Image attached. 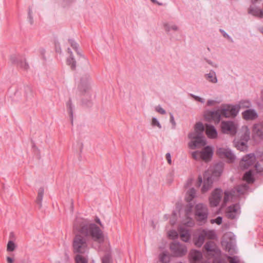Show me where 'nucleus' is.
Segmentation results:
<instances>
[{
	"instance_id": "nucleus-49",
	"label": "nucleus",
	"mask_w": 263,
	"mask_h": 263,
	"mask_svg": "<svg viewBox=\"0 0 263 263\" xmlns=\"http://www.w3.org/2000/svg\"><path fill=\"white\" fill-rule=\"evenodd\" d=\"M230 263H239V261L236 259V257L228 256L227 257Z\"/></svg>"
},
{
	"instance_id": "nucleus-41",
	"label": "nucleus",
	"mask_w": 263,
	"mask_h": 263,
	"mask_svg": "<svg viewBox=\"0 0 263 263\" xmlns=\"http://www.w3.org/2000/svg\"><path fill=\"white\" fill-rule=\"evenodd\" d=\"M261 165H263V160H260V162H257L255 164V167L258 172H262L263 171V167L260 166Z\"/></svg>"
},
{
	"instance_id": "nucleus-4",
	"label": "nucleus",
	"mask_w": 263,
	"mask_h": 263,
	"mask_svg": "<svg viewBox=\"0 0 263 263\" xmlns=\"http://www.w3.org/2000/svg\"><path fill=\"white\" fill-rule=\"evenodd\" d=\"M209 215L207 206L203 203H198L195 208V215L197 221L205 222Z\"/></svg>"
},
{
	"instance_id": "nucleus-60",
	"label": "nucleus",
	"mask_w": 263,
	"mask_h": 263,
	"mask_svg": "<svg viewBox=\"0 0 263 263\" xmlns=\"http://www.w3.org/2000/svg\"><path fill=\"white\" fill-rule=\"evenodd\" d=\"M29 18L30 23L31 24H33V17H32V15H31V18L29 17Z\"/></svg>"
},
{
	"instance_id": "nucleus-14",
	"label": "nucleus",
	"mask_w": 263,
	"mask_h": 263,
	"mask_svg": "<svg viewBox=\"0 0 263 263\" xmlns=\"http://www.w3.org/2000/svg\"><path fill=\"white\" fill-rule=\"evenodd\" d=\"M222 114L220 108L215 111H208L205 114V118L206 120L214 121L215 123H219L221 119Z\"/></svg>"
},
{
	"instance_id": "nucleus-11",
	"label": "nucleus",
	"mask_w": 263,
	"mask_h": 263,
	"mask_svg": "<svg viewBox=\"0 0 263 263\" xmlns=\"http://www.w3.org/2000/svg\"><path fill=\"white\" fill-rule=\"evenodd\" d=\"M222 191L219 189H215L209 197L210 204L211 206H217L222 198Z\"/></svg>"
},
{
	"instance_id": "nucleus-15",
	"label": "nucleus",
	"mask_w": 263,
	"mask_h": 263,
	"mask_svg": "<svg viewBox=\"0 0 263 263\" xmlns=\"http://www.w3.org/2000/svg\"><path fill=\"white\" fill-rule=\"evenodd\" d=\"M189 258L191 263H201L202 254L199 251L192 250L189 253Z\"/></svg>"
},
{
	"instance_id": "nucleus-18",
	"label": "nucleus",
	"mask_w": 263,
	"mask_h": 263,
	"mask_svg": "<svg viewBox=\"0 0 263 263\" xmlns=\"http://www.w3.org/2000/svg\"><path fill=\"white\" fill-rule=\"evenodd\" d=\"M213 154L212 148L210 146H207L200 152L201 159L206 161H209L211 159Z\"/></svg>"
},
{
	"instance_id": "nucleus-6",
	"label": "nucleus",
	"mask_w": 263,
	"mask_h": 263,
	"mask_svg": "<svg viewBox=\"0 0 263 263\" xmlns=\"http://www.w3.org/2000/svg\"><path fill=\"white\" fill-rule=\"evenodd\" d=\"M170 249L174 255L177 257H182L187 253L185 245L176 241L170 244Z\"/></svg>"
},
{
	"instance_id": "nucleus-54",
	"label": "nucleus",
	"mask_w": 263,
	"mask_h": 263,
	"mask_svg": "<svg viewBox=\"0 0 263 263\" xmlns=\"http://www.w3.org/2000/svg\"><path fill=\"white\" fill-rule=\"evenodd\" d=\"M198 181L197 183V186H200V185L202 182V177L201 176H199L198 178Z\"/></svg>"
},
{
	"instance_id": "nucleus-2",
	"label": "nucleus",
	"mask_w": 263,
	"mask_h": 263,
	"mask_svg": "<svg viewBox=\"0 0 263 263\" xmlns=\"http://www.w3.org/2000/svg\"><path fill=\"white\" fill-rule=\"evenodd\" d=\"M68 41L72 48L76 50L77 54L80 56L79 61L82 70L85 72L86 71L90 69V64L88 60L79 51L78 44L72 39H69Z\"/></svg>"
},
{
	"instance_id": "nucleus-9",
	"label": "nucleus",
	"mask_w": 263,
	"mask_h": 263,
	"mask_svg": "<svg viewBox=\"0 0 263 263\" xmlns=\"http://www.w3.org/2000/svg\"><path fill=\"white\" fill-rule=\"evenodd\" d=\"M256 161V157L253 153H250L243 156L240 162V167L243 170L247 169L254 164Z\"/></svg>"
},
{
	"instance_id": "nucleus-22",
	"label": "nucleus",
	"mask_w": 263,
	"mask_h": 263,
	"mask_svg": "<svg viewBox=\"0 0 263 263\" xmlns=\"http://www.w3.org/2000/svg\"><path fill=\"white\" fill-rule=\"evenodd\" d=\"M206 134L210 138H215L217 136V131L213 125L206 124Z\"/></svg>"
},
{
	"instance_id": "nucleus-52",
	"label": "nucleus",
	"mask_w": 263,
	"mask_h": 263,
	"mask_svg": "<svg viewBox=\"0 0 263 263\" xmlns=\"http://www.w3.org/2000/svg\"><path fill=\"white\" fill-rule=\"evenodd\" d=\"M166 159L167 161V162L170 164H171V163H172L171 156V154L169 153H168L166 154Z\"/></svg>"
},
{
	"instance_id": "nucleus-30",
	"label": "nucleus",
	"mask_w": 263,
	"mask_h": 263,
	"mask_svg": "<svg viewBox=\"0 0 263 263\" xmlns=\"http://www.w3.org/2000/svg\"><path fill=\"white\" fill-rule=\"evenodd\" d=\"M243 179L248 183H253L254 181L252 171L250 170L247 172L243 175Z\"/></svg>"
},
{
	"instance_id": "nucleus-34",
	"label": "nucleus",
	"mask_w": 263,
	"mask_h": 263,
	"mask_svg": "<svg viewBox=\"0 0 263 263\" xmlns=\"http://www.w3.org/2000/svg\"><path fill=\"white\" fill-rule=\"evenodd\" d=\"M248 12L250 14H251L254 16H258L259 17H262L261 9L250 8L249 9Z\"/></svg>"
},
{
	"instance_id": "nucleus-55",
	"label": "nucleus",
	"mask_w": 263,
	"mask_h": 263,
	"mask_svg": "<svg viewBox=\"0 0 263 263\" xmlns=\"http://www.w3.org/2000/svg\"><path fill=\"white\" fill-rule=\"evenodd\" d=\"M7 261L8 263H13L14 260L12 258L10 257H7Z\"/></svg>"
},
{
	"instance_id": "nucleus-19",
	"label": "nucleus",
	"mask_w": 263,
	"mask_h": 263,
	"mask_svg": "<svg viewBox=\"0 0 263 263\" xmlns=\"http://www.w3.org/2000/svg\"><path fill=\"white\" fill-rule=\"evenodd\" d=\"M253 132L255 136L263 139V122L255 124L253 128Z\"/></svg>"
},
{
	"instance_id": "nucleus-28",
	"label": "nucleus",
	"mask_w": 263,
	"mask_h": 263,
	"mask_svg": "<svg viewBox=\"0 0 263 263\" xmlns=\"http://www.w3.org/2000/svg\"><path fill=\"white\" fill-rule=\"evenodd\" d=\"M234 144L235 147L239 150L241 151H244L247 150V145L246 142H243L241 140H234Z\"/></svg>"
},
{
	"instance_id": "nucleus-32",
	"label": "nucleus",
	"mask_w": 263,
	"mask_h": 263,
	"mask_svg": "<svg viewBox=\"0 0 263 263\" xmlns=\"http://www.w3.org/2000/svg\"><path fill=\"white\" fill-rule=\"evenodd\" d=\"M194 130L196 131V133H198L199 135L203 136L204 127L201 122H198L195 125Z\"/></svg>"
},
{
	"instance_id": "nucleus-26",
	"label": "nucleus",
	"mask_w": 263,
	"mask_h": 263,
	"mask_svg": "<svg viewBox=\"0 0 263 263\" xmlns=\"http://www.w3.org/2000/svg\"><path fill=\"white\" fill-rule=\"evenodd\" d=\"M44 194V189L43 187H41L38 190L37 196L35 201L40 209H41L42 206V201L43 198Z\"/></svg>"
},
{
	"instance_id": "nucleus-33",
	"label": "nucleus",
	"mask_w": 263,
	"mask_h": 263,
	"mask_svg": "<svg viewBox=\"0 0 263 263\" xmlns=\"http://www.w3.org/2000/svg\"><path fill=\"white\" fill-rule=\"evenodd\" d=\"M196 196V191L194 188L191 189L187 192V196L186 197V200L187 202L191 201Z\"/></svg>"
},
{
	"instance_id": "nucleus-1",
	"label": "nucleus",
	"mask_w": 263,
	"mask_h": 263,
	"mask_svg": "<svg viewBox=\"0 0 263 263\" xmlns=\"http://www.w3.org/2000/svg\"><path fill=\"white\" fill-rule=\"evenodd\" d=\"M75 232L72 242L73 254H88L89 250V241L102 243L104 240V234L101 229L95 223L88 219L77 218L73 223Z\"/></svg>"
},
{
	"instance_id": "nucleus-58",
	"label": "nucleus",
	"mask_w": 263,
	"mask_h": 263,
	"mask_svg": "<svg viewBox=\"0 0 263 263\" xmlns=\"http://www.w3.org/2000/svg\"><path fill=\"white\" fill-rule=\"evenodd\" d=\"M31 13H32V11L31 10V8H29V11H28V16L30 18H31Z\"/></svg>"
},
{
	"instance_id": "nucleus-48",
	"label": "nucleus",
	"mask_w": 263,
	"mask_h": 263,
	"mask_svg": "<svg viewBox=\"0 0 263 263\" xmlns=\"http://www.w3.org/2000/svg\"><path fill=\"white\" fill-rule=\"evenodd\" d=\"M231 195V193H230L229 192H224V199H223V202L224 203H227L228 201L229 197Z\"/></svg>"
},
{
	"instance_id": "nucleus-43",
	"label": "nucleus",
	"mask_w": 263,
	"mask_h": 263,
	"mask_svg": "<svg viewBox=\"0 0 263 263\" xmlns=\"http://www.w3.org/2000/svg\"><path fill=\"white\" fill-rule=\"evenodd\" d=\"M249 139H250L249 133L247 132L245 133H244V134L243 135L241 136V139L240 140H241L243 142H246V143H247V142L249 140Z\"/></svg>"
},
{
	"instance_id": "nucleus-56",
	"label": "nucleus",
	"mask_w": 263,
	"mask_h": 263,
	"mask_svg": "<svg viewBox=\"0 0 263 263\" xmlns=\"http://www.w3.org/2000/svg\"><path fill=\"white\" fill-rule=\"evenodd\" d=\"M96 222L98 223L100 226H102V223L98 217H96Z\"/></svg>"
},
{
	"instance_id": "nucleus-29",
	"label": "nucleus",
	"mask_w": 263,
	"mask_h": 263,
	"mask_svg": "<svg viewBox=\"0 0 263 263\" xmlns=\"http://www.w3.org/2000/svg\"><path fill=\"white\" fill-rule=\"evenodd\" d=\"M205 78L209 82L215 83L217 82L216 73L213 71H211L209 73L205 74Z\"/></svg>"
},
{
	"instance_id": "nucleus-16",
	"label": "nucleus",
	"mask_w": 263,
	"mask_h": 263,
	"mask_svg": "<svg viewBox=\"0 0 263 263\" xmlns=\"http://www.w3.org/2000/svg\"><path fill=\"white\" fill-rule=\"evenodd\" d=\"M206 144V142L204 139L203 136H201L198 138L192 140L189 143V147L192 149H194L197 147L204 146Z\"/></svg>"
},
{
	"instance_id": "nucleus-5",
	"label": "nucleus",
	"mask_w": 263,
	"mask_h": 263,
	"mask_svg": "<svg viewBox=\"0 0 263 263\" xmlns=\"http://www.w3.org/2000/svg\"><path fill=\"white\" fill-rule=\"evenodd\" d=\"M220 108L222 117L226 118H234L238 114L240 110V105H227L221 107Z\"/></svg>"
},
{
	"instance_id": "nucleus-45",
	"label": "nucleus",
	"mask_w": 263,
	"mask_h": 263,
	"mask_svg": "<svg viewBox=\"0 0 263 263\" xmlns=\"http://www.w3.org/2000/svg\"><path fill=\"white\" fill-rule=\"evenodd\" d=\"M155 110L161 115L166 114V111L160 106L158 105L155 107Z\"/></svg>"
},
{
	"instance_id": "nucleus-31",
	"label": "nucleus",
	"mask_w": 263,
	"mask_h": 263,
	"mask_svg": "<svg viewBox=\"0 0 263 263\" xmlns=\"http://www.w3.org/2000/svg\"><path fill=\"white\" fill-rule=\"evenodd\" d=\"M202 233L205 238L206 237L209 239H214L216 237L215 233L213 231H206L203 230L202 231Z\"/></svg>"
},
{
	"instance_id": "nucleus-62",
	"label": "nucleus",
	"mask_w": 263,
	"mask_h": 263,
	"mask_svg": "<svg viewBox=\"0 0 263 263\" xmlns=\"http://www.w3.org/2000/svg\"><path fill=\"white\" fill-rule=\"evenodd\" d=\"M14 236V234L13 232H11L10 234V238H12V237H13Z\"/></svg>"
},
{
	"instance_id": "nucleus-38",
	"label": "nucleus",
	"mask_w": 263,
	"mask_h": 263,
	"mask_svg": "<svg viewBox=\"0 0 263 263\" xmlns=\"http://www.w3.org/2000/svg\"><path fill=\"white\" fill-rule=\"evenodd\" d=\"M15 248H16V245L13 241L10 240L8 241L7 246V251L12 252L15 250Z\"/></svg>"
},
{
	"instance_id": "nucleus-51",
	"label": "nucleus",
	"mask_w": 263,
	"mask_h": 263,
	"mask_svg": "<svg viewBox=\"0 0 263 263\" xmlns=\"http://www.w3.org/2000/svg\"><path fill=\"white\" fill-rule=\"evenodd\" d=\"M220 31L222 33L224 37H227L228 39L230 40L231 42H233L232 38L227 33H226L223 30H220Z\"/></svg>"
},
{
	"instance_id": "nucleus-59",
	"label": "nucleus",
	"mask_w": 263,
	"mask_h": 263,
	"mask_svg": "<svg viewBox=\"0 0 263 263\" xmlns=\"http://www.w3.org/2000/svg\"><path fill=\"white\" fill-rule=\"evenodd\" d=\"M205 60H206V62H208L209 64H210L212 66H214V65H213V63L211 61H210L209 60H207V59H205Z\"/></svg>"
},
{
	"instance_id": "nucleus-64",
	"label": "nucleus",
	"mask_w": 263,
	"mask_h": 263,
	"mask_svg": "<svg viewBox=\"0 0 263 263\" xmlns=\"http://www.w3.org/2000/svg\"><path fill=\"white\" fill-rule=\"evenodd\" d=\"M197 100L199 101V102H201V103H204V100L200 99V100Z\"/></svg>"
},
{
	"instance_id": "nucleus-35",
	"label": "nucleus",
	"mask_w": 263,
	"mask_h": 263,
	"mask_svg": "<svg viewBox=\"0 0 263 263\" xmlns=\"http://www.w3.org/2000/svg\"><path fill=\"white\" fill-rule=\"evenodd\" d=\"M81 106L83 108H88L92 106V102L91 100H81Z\"/></svg>"
},
{
	"instance_id": "nucleus-57",
	"label": "nucleus",
	"mask_w": 263,
	"mask_h": 263,
	"mask_svg": "<svg viewBox=\"0 0 263 263\" xmlns=\"http://www.w3.org/2000/svg\"><path fill=\"white\" fill-rule=\"evenodd\" d=\"M151 2L154 4H157L159 6L162 5V4L160 3H159L157 0H151Z\"/></svg>"
},
{
	"instance_id": "nucleus-42",
	"label": "nucleus",
	"mask_w": 263,
	"mask_h": 263,
	"mask_svg": "<svg viewBox=\"0 0 263 263\" xmlns=\"http://www.w3.org/2000/svg\"><path fill=\"white\" fill-rule=\"evenodd\" d=\"M152 125L153 126H157L159 128H161V125L160 124L159 122L156 118H153L152 120Z\"/></svg>"
},
{
	"instance_id": "nucleus-47",
	"label": "nucleus",
	"mask_w": 263,
	"mask_h": 263,
	"mask_svg": "<svg viewBox=\"0 0 263 263\" xmlns=\"http://www.w3.org/2000/svg\"><path fill=\"white\" fill-rule=\"evenodd\" d=\"M168 235H169V236L172 237V239L177 238L178 237V235L177 232L175 231H170Z\"/></svg>"
},
{
	"instance_id": "nucleus-44",
	"label": "nucleus",
	"mask_w": 263,
	"mask_h": 263,
	"mask_svg": "<svg viewBox=\"0 0 263 263\" xmlns=\"http://www.w3.org/2000/svg\"><path fill=\"white\" fill-rule=\"evenodd\" d=\"M192 157L195 160L200 159V152L195 151L192 154Z\"/></svg>"
},
{
	"instance_id": "nucleus-13",
	"label": "nucleus",
	"mask_w": 263,
	"mask_h": 263,
	"mask_svg": "<svg viewBox=\"0 0 263 263\" xmlns=\"http://www.w3.org/2000/svg\"><path fill=\"white\" fill-rule=\"evenodd\" d=\"M240 213L239 203H236L229 206L226 209V216L231 219H235Z\"/></svg>"
},
{
	"instance_id": "nucleus-37",
	"label": "nucleus",
	"mask_w": 263,
	"mask_h": 263,
	"mask_svg": "<svg viewBox=\"0 0 263 263\" xmlns=\"http://www.w3.org/2000/svg\"><path fill=\"white\" fill-rule=\"evenodd\" d=\"M159 260L162 263H168L170 261L169 256L164 252L159 256Z\"/></svg>"
},
{
	"instance_id": "nucleus-8",
	"label": "nucleus",
	"mask_w": 263,
	"mask_h": 263,
	"mask_svg": "<svg viewBox=\"0 0 263 263\" xmlns=\"http://www.w3.org/2000/svg\"><path fill=\"white\" fill-rule=\"evenodd\" d=\"M222 132L234 136L237 132V127L232 121H222L221 124Z\"/></svg>"
},
{
	"instance_id": "nucleus-24",
	"label": "nucleus",
	"mask_w": 263,
	"mask_h": 263,
	"mask_svg": "<svg viewBox=\"0 0 263 263\" xmlns=\"http://www.w3.org/2000/svg\"><path fill=\"white\" fill-rule=\"evenodd\" d=\"M74 259L76 263H88V262L87 254H76Z\"/></svg>"
},
{
	"instance_id": "nucleus-61",
	"label": "nucleus",
	"mask_w": 263,
	"mask_h": 263,
	"mask_svg": "<svg viewBox=\"0 0 263 263\" xmlns=\"http://www.w3.org/2000/svg\"><path fill=\"white\" fill-rule=\"evenodd\" d=\"M192 97L195 99H201V98L199 97H197V96H194V95H192Z\"/></svg>"
},
{
	"instance_id": "nucleus-40",
	"label": "nucleus",
	"mask_w": 263,
	"mask_h": 263,
	"mask_svg": "<svg viewBox=\"0 0 263 263\" xmlns=\"http://www.w3.org/2000/svg\"><path fill=\"white\" fill-rule=\"evenodd\" d=\"M102 263H112L110 256L106 254L102 258Z\"/></svg>"
},
{
	"instance_id": "nucleus-39",
	"label": "nucleus",
	"mask_w": 263,
	"mask_h": 263,
	"mask_svg": "<svg viewBox=\"0 0 263 263\" xmlns=\"http://www.w3.org/2000/svg\"><path fill=\"white\" fill-rule=\"evenodd\" d=\"M200 136H201V135H199L198 133H196V131L195 130L194 132L190 133L188 135L189 138L193 140L198 138Z\"/></svg>"
},
{
	"instance_id": "nucleus-3",
	"label": "nucleus",
	"mask_w": 263,
	"mask_h": 263,
	"mask_svg": "<svg viewBox=\"0 0 263 263\" xmlns=\"http://www.w3.org/2000/svg\"><path fill=\"white\" fill-rule=\"evenodd\" d=\"M221 171H222L220 169L218 172H214L212 174H211L210 172L209 171L205 172L203 174V185L201 188V192L202 193L206 192L212 187L213 183L214 176H219L221 173Z\"/></svg>"
},
{
	"instance_id": "nucleus-12",
	"label": "nucleus",
	"mask_w": 263,
	"mask_h": 263,
	"mask_svg": "<svg viewBox=\"0 0 263 263\" xmlns=\"http://www.w3.org/2000/svg\"><path fill=\"white\" fill-rule=\"evenodd\" d=\"M217 155L220 158H227L230 162H232L235 159V156L229 148L219 147L217 149Z\"/></svg>"
},
{
	"instance_id": "nucleus-27",
	"label": "nucleus",
	"mask_w": 263,
	"mask_h": 263,
	"mask_svg": "<svg viewBox=\"0 0 263 263\" xmlns=\"http://www.w3.org/2000/svg\"><path fill=\"white\" fill-rule=\"evenodd\" d=\"M205 237H204L202 233L201 232L197 237H194V242L195 245L197 247H201L202 245H203L204 240H205Z\"/></svg>"
},
{
	"instance_id": "nucleus-25",
	"label": "nucleus",
	"mask_w": 263,
	"mask_h": 263,
	"mask_svg": "<svg viewBox=\"0 0 263 263\" xmlns=\"http://www.w3.org/2000/svg\"><path fill=\"white\" fill-rule=\"evenodd\" d=\"M66 106H67V111L69 115L70 119L71 121V123L72 125L73 124V110L74 108V106L72 103L71 101L70 100H69L66 103Z\"/></svg>"
},
{
	"instance_id": "nucleus-17",
	"label": "nucleus",
	"mask_w": 263,
	"mask_h": 263,
	"mask_svg": "<svg viewBox=\"0 0 263 263\" xmlns=\"http://www.w3.org/2000/svg\"><path fill=\"white\" fill-rule=\"evenodd\" d=\"M242 118L247 121L254 120L258 118V114L254 109H249L242 113Z\"/></svg>"
},
{
	"instance_id": "nucleus-21",
	"label": "nucleus",
	"mask_w": 263,
	"mask_h": 263,
	"mask_svg": "<svg viewBox=\"0 0 263 263\" xmlns=\"http://www.w3.org/2000/svg\"><path fill=\"white\" fill-rule=\"evenodd\" d=\"M204 249L208 252H212L217 254L219 252L215 242L211 241H208L205 243L204 246Z\"/></svg>"
},
{
	"instance_id": "nucleus-36",
	"label": "nucleus",
	"mask_w": 263,
	"mask_h": 263,
	"mask_svg": "<svg viewBox=\"0 0 263 263\" xmlns=\"http://www.w3.org/2000/svg\"><path fill=\"white\" fill-rule=\"evenodd\" d=\"M164 29L166 31L168 32L171 30L174 31H177L178 27L175 24H170L167 23H164L163 24Z\"/></svg>"
},
{
	"instance_id": "nucleus-46",
	"label": "nucleus",
	"mask_w": 263,
	"mask_h": 263,
	"mask_svg": "<svg viewBox=\"0 0 263 263\" xmlns=\"http://www.w3.org/2000/svg\"><path fill=\"white\" fill-rule=\"evenodd\" d=\"M222 218L220 216H218L215 219H212L211 221L212 223L215 222L217 224H220L222 223Z\"/></svg>"
},
{
	"instance_id": "nucleus-50",
	"label": "nucleus",
	"mask_w": 263,
	"mask_h": 263,
	"mask_svg": "<svg viewBox=\"0 0 263 263\" xmlns=\"http://www.w3.org/2000/svg\"><path fill=\"white\" fill-rule=\"evenodd\" d=\"M170 122L172 124L174 127L176 126V122L175 121V119L173 116V115L172 113L170 114Z\"/></svg>"
},
{
	"instance_id": "nucleus-53",
	"label": "nucleus",
	"mask_w": 263,
	"mask_h": 263,
	"mask_svg": "<svg viewBox=\"0 0 263 263\" xmlns=\"http://www.w3.org/2000/svg\"><path fill=\"white\" fill-rule=\"evenodd\" d=\"M215 103V101L214 100H209L207 102V105L208 106H212Z\"/></svg>"
},
{
	"instance_id": "nucleus-20",
	"label": "nucleus",
	"mask_w": 263,
	"mask_h": 263,
	"mask_svg": "<svg viewBox=\"0 0 263 263\" xmlns=\"http://www.w3.org/2000/svg\"><path fill=\"white\" fill-rule=\"evenodd\" d=\"M178 231L181 240L184 242H187L191 237L189 230L184 227H180L178 228Z\"/></svg>"
},
{
	"instance_id": "nucleus-63",
	"label": "nucleus",
	"mask_w": 263,
	"mask_h": 263,
	"mask_svg": "<svg viewBox=\"0 0 263 263\" xmlns=\"http://www.w3.org/2000/svg\"><path fill=\"white\" fill-rule=\"evenodd\" d=\"M261 99H263V89L261 91Z\"/></svg>"
},
{
	"instance_id": "nucleus-10",
	"label": "nucleus",
	"mask_w": 263,
	"mask_h": 263,
	"mask_svg": "<svg viewBox=\"0 0 263 263\" xmlns=\"http://www.w3.org/2000/svg\"><path fill=\"white\" fill-rule=\"evenodd\" d=\"M91 82L92 80L90 74L88 72H85L81 77L78 88L81 91H85L89 88Z\"/></svg>"
},
{
	"instance_id": "nucleus-7",
	"label": "nucleus",
	"mask_w": 263,
	"mask_h": 263,
	"mask_svg": "<svg viewBox=\"0 0 263 263\" xmlns=\"http://www.w3.org/2000/svg\"><path fill=\"white\" fill-rule=\"evenodd\" d=\"M10 61L12 63L16 65L20 68L27 70L29 68V65L26 63L25 58L18 54H14L11 55Z\"/></svg>"
},
{
	"instance_id": "nucleus-23",
	"label": "nucleus",
	"mask_w": 263,
	"mask_h": 263,
	"mask_svg": "<svg viewBox=\"0 0 263 263\" xmlns=\"http://www.w3.org/2000/svg\"><path fill=\"white\" fill-rule=\"evenodd\" d=\"M68 53H69V58L67 59V64L70 66L72 70L76 69V61L75 60L72 52L70 48L67 49Z\"/></svg>"
}]
</instances>
